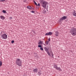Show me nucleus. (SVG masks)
I'll return each instance as SVG.
<instances>
[{
  "label": "nucleus",
  "instance_id": "obj_9",
  "mask_svg": "<svg viewBox=\"0 0 76 76\" xmlns=\"http://www.w3.org/2000/svg\"><path fill=\"white\" fill-rule=\"evenodd\" d=\"M43 42V41H41L40 42H38V44L39 45H42Z\"/></svg>",
  "mask_w": 76,
  "mask_h": 76
},
{
  "label": "nucleus",
  "instance_id": "obj_10",
  "mask_svg": "<svg viewBox=\"0 0 76 76\" xmlns=\"http://www.w3.org/2000/svg\"><path fill=\"white\" fill-rule=\"evenodd\" d=\"M1 19H3V20H4V19H5V17H4L3 16V15H1L0 16Z\"/></svg>",
  "mask_w": 76,
  "mask_h": 76
},
{
  "label": "nucleus",
  "instance_id": "obj_5",
  "mask_svg": "<svg viewBox=\"0 0 76 76\" xmlns=\"http://www.w3.org/2000/svg\"><path fill=\"white\" fill-rule=\"evenodd\" d=\"M53 34V33L52 32H49L48 33H46L45 35L48 36V35H51Z\"/></svg>",
  "mask_w": 76,
  "mask_h": 76
},
{
  "label": "nucleus",
  "instance_id": "obj_14",
  "mask_svg": "<svg viewBox=\"0 0 76 76\" xmlns=\"http://www.w3.org/2000/svg\"><path fill=\"white\" fill-rule=\"evenodd\" d=\"M46 12L47 11H46V10H44L43 11V13H44V14H45Z\"/></svg>",
  "mask_w": 76,
  "mask_h": 76
},
{
  "label": "nucleus",
  "instance_id": "obj_6",
  "mask_svg": "<svg viewBox=\"0 0 76 76\" xmlns=\"http://www.w3.org/2000/svg\"><path fill=\"white\" fill-rule=\"evenodd\" d=\"M44 49H45V51H46V52H48V50H49V48H47L46 47H45L44 48Z\"/></svg>",
  "mask_w": 76,
  "mask_h": 76
},
{
  "label": "nucleus",
  "instance_id": "obj_4",
  "mask_svg": "<svg viewBox=\"0 0 76 76\" xmlns=\"http://www.w3.org/2000/svg\"><path fill=\"white\" fill-rule=\"evenodd\" d=\"M1 37L3 39H6L7 38V35L6 34H3L2 35Z\"/></svg>",
  "mask_w": 76,
  "mask_h": 76
},
{
  "label": "nucleus",
  "instance_id": "obj_12",
  "mask_svg": "<svg viewBox=\"0 0 76 76\" xmlns=\"http://www.w3.org/2000/svg\"><path fill=\"white\" fill-rule=\"evenodd\" d=\"M27 8L28 9H29V10H31V9H32V8L30 6H28L27 7Z\"/></svg>",
  "mask_w": 76,
  "mask_h": 76
},
{
  "label": "nucleus",
  "instance_id": "obj_18",
  "mask_svg": "<svg viewBox=\"0 0 76 76\" xmlns=\"http://www.w3.org/2000/svg\"><path fill=\"white\" fill-rule=\"evenodd\" d=\"M38 47L39 48H42V45H38Z\"/></svg>",
  "mask_w": 76,
  "mask_h": 76
},
{
  "label": "nucleus",
  "instance_id": "obj_29",
  "mask_svg": "<svg viewBox=\"0 0 76 76\" xmlns=\"http://www.w3.org/2000/svg\"><path fill=\"white\" fill-rule=\"evenodd\" d=\"M33 33H34V34H35V31H32Z\"/></svg>",
  "mask_w": 76,
  "mask_h": 76
},
{
  "label": "nucleus",
  "instance_id": "obj_33",
  "mask_svg": "<svg viewBox=\"0 0 76 76\" xmlns=\"http://www.w3.org/2000/svg\"><path fill=\"white\" fill-rule=\"evenodd\" d=\"M59 19H60V20H62L61 19V18H60Z\"/></svg>",
  "mask_w": 76,
  "mask_h": 76
},
{
  "label": "nucleus",
  "instance_id": "obj_16",
  "mask_svg": "<svg viewBox=\"0 0 76 76\" xmlns=\"http://www.w3.org/2000/svg\"><path fill=\"white\" fill-rule=\"evenodd\" d=\"M45 43L46 45H48V41H46L45 42Z\"/></svg>",
  "mask_w": 76,
  "mask_h": 76
},
{
  "label": "nucleus",
  "instance_id": "obj_35",
  "mask_svg": "<svg viewBox=\"0 0 76 76\" xmlns=\"http://www.w3.org/2000/svg\"><path fill=\"white\" fill-rule=\"evenodd\" d=\"M10 19H12V17H10Z\"/></svg>",
  "mask_w": 76,
  "mask_h": 76
},
{
  "label": "nucleus",
  "instance_id": "obj_13",
  "mask_svg": "<svg viewBox=\"0 0 76 76\" xmlns=\"http://www.w3.org/2000/svg\"><path fill=\"white\" fill-rule=\"evenodd\" d=\"M33 71L34 72H38V69H34L33 70Z\"/></svg>",
  "mask_w": 76,
  "mask_h": 76
},
{
  "label": "nucleus",
  "instance_id": "obj_30",
  "mask_svg": "<svg viewBox=\"0 0 76 76\" xmlns=\"http://www.w3.org/2000/svg\"><path fill=\"white\" fill-rule=\"evenodd\" d=\"M39 75H41V73L40 72H39Z\"/></svg>",
  "mask_w": 76,
  "mask_h": 76
},
{
  "label": "nucleus",
  "instance_id": "obj_7",
  "mask_svg": "<svg viewBox=\"0 0 76 76\" xmlns=\"http://www.w3.org/2000/svg\"><path fill=\"white\" fill-rule=\"evenodd\" d=\"M62 20H65V19H67V17L66 16H64L61 18Z\"/></svg>",
  "mask_w": 76,
  "mask_h": 76
},
{
  "label": "nucleus",
  "instance_id": "obj_23",
  "mask_svg": "<svg viewBox=\"0 0 76 76\" xmlns=\"http://www.w3.org/2000/svg\"><path fill=\"white\" fill-rule=\"evenodd\" d=\"M14 40H12L11 42L12 43V44H13V43H14Z\"/></svg>",
  "mask_w": 76,
  "mask_h": 76
},
{
  "label": "nucleus",
  "instance_id": "obj_8",
  "mask_svg": "<svg viewBox=\"0 0 76 76\" xmlns=\"http://www.w3.org/2000/svg\"><path fill=\"white\" fill-rule=\"evenodd\" d=\"M58 34H59V33L58 31H56L55 32V35L56 37H58Z\"/></svg>",
  "mask_w": 76,
  "mask_h": 76
},
{
  "label": "nucleus",
  "instance_id": "obj_24",
  "mask_svg": "<svg viewBox=\"0 0 76 76\" xmlns=\"http://www.w3.org/2000/svg\"><path fill=\"white\" fill-rule=\"evenodd\" d=\"M40 50H42V51H43V48H40Z\"/></svg>",
  "mask_w": 76,
  "mask_h": 76
},
{
  "label": "nucleus",
  "instance_id": "obj_17",
  "mask_svg": "<svg viewBox=\"0 0 76 76\" xmlns=\"http://www.w3.org/2000/svg\"><path fill=\"white\" fill-rule=\"evenodd\" d=\"M54 68H55V69H56L57 68V65H54Z\"/></svg>",
  "mask_w": 76,
  "mask_h": 76
},
{
  "label": "nucleus",
  "instance_id": "obj_28",
  "mask_svg": "<svg viewBox=\"0 0 76 76\" xmlns=\"http://www.w3.org/2000/svg\"><path fill=\"white\" fill-rule=\"evenodd\" d=\"M38 6H40V4H39V3L38 4Z\"/></svg>",
  "mask_w": 76,
  "mask_h": 76
},
{
  "label": "nucleus",
  "instance_id": "obj_22",
  "mask_svg": "<svg viewBox=\"0 0 76 76\" xmlns=\"http://www.w3.org/2000/svg\"><path fill=\"white\" fill-rule=\"evenodd\" d=\"M34 3L35 4V5H36V6H37L38 5H37V3H36V2H35V1H34Z\"/></svg>",
  "mask_w": 76,
  "mask_h": 76
},
{
  "label": "nucleus",
  "instance_id": "obj_27",
  "mask_svg": "<svg viewBox=\"0 0 76 76\" xmlns=\"http://www.w3.org/2000/svg\"><path fill=\"white\" fill-rule=\"evenodd\" d=\"M48 41H50V38H49L48 39Z\"/></svg>",
  "mask_w": 76,
  "mask_h": 76
},
{
  "label": "nucleus",
  "instance_id": "obj_21",
  "mask_svg": "<svg viewBox=\"0 0 76 76\" xmlns=\"http://www.w3.org/2000/svg\"><path fill=\"white\" fill-rule=\"evenodd\" d=\"M73 15L74 16H76V13H73Z\"/></svg>",
  "mask_w": 76,
  "mask_h": 76
},
{
  "label": "nucleus",
  "instance_id": "obj_11",
  "mask_svg": "<svg viewBox=\"0 0 76 76\" xmlns=\"http://www.w3.org/2000/svg\"><path fill=\"white\" fill-rule=\"evenodd\" d=\"M56 69V70H58L59 71H61V68H60V67H57Z\"/></svg>",
  "mask_w": 76,
  "mask_h": 76
},
{
  "label": "nucleus",
  "instance_id": "obj_3",
  "mask_svg": "<svg viewBox=\"0 0 76 76\" xmlns=\"http://www.w3.org/2000/svg\"><path fill=\"white\" fill-rule=\"evenodd\" d=\"M16 63L17 65L19 66H22V62L21 60L19 58L16 59Z\"/></svg>",
  "mask_w": 76,
  "mask_h": 76
},
{
  "label": "nucleus",
  "instance_id": "obj_25",
  "mask_svg": "<svg viewBox=\"0 0 76 76\" xmlns=\"http://www.w3.org/2000/svg\"><path fill=\"white\" fill-rule=\"evenodd\" d=\"M51 55H52V56H53H53H54V54H53V53H51Z\"/></svg>",
  "mask_w": 76,
  "mask_h": 76
},
{
  "label": "nucleus",
  "instance_id": "obj_1",
  "mask_svg": "<svg viewBox=\"0 0 76 76\" xmlns=\"http://www.w3.org/2000/svg\"><path fill=\"white\" fill-rule=\"evenodd\" d=\"M40 4L43 7L45 8L47 7V4H48V2L44 0H41Z\"/></svg>",
  "mask_w": 76,
  "mask_h": 76
},
{
  "label": "nucleus",
  "instance_id": "obj_15",
  "mask_svg": "<svg viewBox=\"0 0 76 76\" xmlns=\"http://www.w3.org/2000/svg\"><path fill=\"white\" fill-rule=\"evenodd\" d=\"M47 53H48V54L49 56L51 55V54H50V52H49V51L47 52Z\"/></svg>",
  "mask_w": 76,
  "mask_h": 76
},
{
  "label": "nucleus",
  "instance_id": "obj_20",
  "mask_svg": "<svg viewBox=\"0 0 76 76\" xmlns=\"http://www.w3.org/2000/svg\"><path fill=\"white\" fill-rule=\"evenodd\" d=\"M2 63L1 61L0 62V67H1V66H2Z\"/></svg>",
  "mask_w": 76,
  "mask_h": 76
},
{
  "label": "nucleus",
  "instance_id": "obj_26",
  "mask_svg": "<svg viewBox=\"0 0 76 76\" xmlns=\"http://www.w3.org/2000/svg\"><path fill=\"white\" fill-rule=\"evenodd\" d=\"M35 11H31V12L32 13H34Z\"/></svg>",
  "mask_w": 76,
  "mask_h": 76
},
{
  "label": "nucleus",
  "instance_id": "obj_32",
  "mask_svg": "<svg viewBox=\"0 0 76 76\" xmlns=\"http://www.w3.org/2000/svg\"><path fill=\"white\" fill-rule=\"evenodd\" d=\"M26 0H24V2H26Z\"/></svg>",
  "mask_w": 76,
  "mask_h": 76
},
{
  "label": "nucleus",
  "instance_id": "obj_19",
  "mask_svg": "<svg viewBox=\"0 0 76 76\" xmlns=\"http://www.w3.org/2000/svg\"><path fill=\"white\" fill-rule=\"evenodd\" d=\"M3 12L4 13H6V11L4 10H3Z\"/></svg>",
  "mask_w": 76,
  "mask_h": 76
},
{
  "label": "nucleus",
  "instance_id": "obj_31",
  "mask_svg": "<svg viewBox=\"0 0 76 76\" xmlns=\"http://www.w3.org/2000/svg\"><path fill=\"white\" fill-rule=\"evenodd\" d=\"M3 2V1H5V0H1Z\"/></svg>",
  "mask_w": 76,
  "mask_h": 76
},
{
  "label": "nucleus",
  "instance_id": "obj_34",
  "mask_svg": "<svg viewBox=\"0 0 76 76\" xmlns=\"http://www.w3.org/2000/svg\"><path fill=\"white\" fill-rule=\"evenodd\" d=\"M2 1L1 0H0V2H1Z\"/></svg>",
  "mask_w": 76,
  "mask_h": 76
},
{
  "label": "nucleus",
  "instance_id": "obj_2",
  "mask_svg": "<svg viewBox=\"0 0 76 76\" xmlns=\"http://www.w3.org/2000/svg\"><path fill=\"white\" fill-rule=\"evenodd\" d=\"M71 33L73 36L76 35V28L74 27L72 28L71 29Z\"/></svg>",
  "mask_w": 76,
  "mask_h": 76
}]
</instances>
